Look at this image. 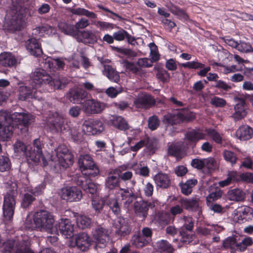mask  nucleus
Segmentation results:
<instances>
[{"label": "nucleus", "mask_w": 253, "mask_h": 253, "mask_svg": "<svg viewBox=\"0 0 253 253\" xmlns=\"http://www.w3.org/2000/svg\"><path fill=\"white\" fill-rule=\"evenodd\" d=\"M109 123L116 128L126 130L129 128V126L126 120L121 116H113L109 120Z\"/></svg>", "instance_id": "32"}, {"label": "nucleus", "mask_w": 253, "mask_h": 253, "mask_svg": "<svg viewBox=\"0 0 253 253\" xmlns=\"http://www.w3.org/2000/svg\"><path fill=\"white\" fill-rule=\"evenodd\" d=\"M156 201L153 200L152 202H147L144 200L136 201L134 204V209L135 213L139 216L145 218L148 214V211L149 208H153L155 207V203Z\"/></svg>", "instance_id": "19"}, {"label": "nucleus", "mask_w": 253, "mask_h": 253, "mask_svg": "<svg viewBox=\"0 0 253 253\" xmlns=\"http://www.w3.org/2000/svg\"><path fill=\"white\" fill-rule=\"evenodd\" d=\"M155 103L154 99L150 95H144L139 96L133 102V105L137 108H147Z\"/></svg>", "instance_id": "28"}, {"label": "nucleus", "mask_w": 253, "mask_h": 253, "mask_svg": "<svg viewBox=\"0 0 253 253\" xmlns=\"http://www.w3.org/2000/svg\"><path fill=\"white\" fill-rule=\"evenodd\" d=\"M17 196V191L15 186H13L12 189H9L4 196L2 210L3 217L6 220L10 221L13 218Z\"/></svg>", "instance_id": "4"}, {"label": "nucleus", "mask_w": 253, "mask_h": 253, "mask_svg": "<svg viewBox=\"0 0 253 253\" xmlns=\"http://www.w3.org/2000/svg\"><path fill=\"white\" fill-rule=\"evenodd\" d=\"M65 116L57 112H50L47 117V125L53 133L63 132L66 130Z\"/></svg>", "instance_id": "8"}, {"label": "nucleus", "mask_w": 253, "mask_h": 253, "mask_svg": "<svg viewBox=\"0 0 253 253\" xmlns=\"http://www.w3.org/2000/svg\"><path fill=\"white\" fill-rule=\"evenodd\" d=\"M11 167L9 158L6 156H0V171L4 172L8 170Z\"/></svg>", "instance_id": "53"}, {"label": "nucleus", "mask_w": 253, "mask_h": 253, "mask_svg": "<svg viewBox=\"0 0 253 253\" xmlns=\"http://www.w3.org/2000/svg\"><path fill=\"white\" fill-rule=\"evenodd\" d=\"M87 92L82 88L71 89L67 94L68 99L75 104H80L87 97Z\"/></svg>", "instance_id": "24"}, {"label": "nucleus", "mask_w": 253, "mask_h": 253, "mask_svg": "<svg viewBox=\"0 0 253 253\" xmlns=\"http://www.w3.org/2000/svg\"><path fill=\"white\" fill-rule=\"evenodd\" d=\"M222 191L219 188H216L215 190L211 192L206 198L207 203L211 204L212 202L215 201L220 198L222 195Z\"/></svg>", "instance_id": "57"}, {"label": "nucleus", "mask_w": 253, "mask_h": 253, "mask_svg": "<svg viewBox=\"0 0 253 253\" xmlns=\"http://www.w3.org/2000/svg\"><path fill=\"white\" fill-rule=\"evenodd\" d=\"M73 13L74 14L78 15L85 16L89 18L96 19L97 18V15L93 12L90 11L86 9L83 8H77L73 10Z\"/></svg>", "instance_id": "51"}, {"label": "nucleus", "mask_w": 253, "mask_h": 253, "mask_svg": "<svg viewBox=\"0 0 253 253\" xmlns=\"http://www.w3.org/2000/svg\"><path fill=\"white\" fill-rule=\"evenodd\" d=\"M130 183L131 187L120 188L117 195V196H119V200L121 198V200L124 201L125 204L129 205L136 198V196L134 193L133 187L136 184V181L133 179L131 180Z\"/></svg>", "instance_id": "15"}, {"label": "nucleus", "mask_w": 253, "mask_h": 253, "mask_svg": "<svg viewBox=\"0 0 253 253\" xmlns=\"http://www.w3.org/2000/svg\"><path fill=\"white\" fill-rule=\"evenodd\" d=\"M166 6L172 14L177 15L180 19H186L188 18L187 14L183 10L171 2L167 3Z\"/></svg>", "instance_id": "43"}, {"label": "nucleus", "mask_w": 253, "mask_h": 253, "mask_svg": "<svg viewBox=\"0 0 253 253\" xmlns=\"http://www.w3.org/2000/svg\"><path fill=\"white\" fill-rule=\"evenodd\" d=\"M115 232L121 236H125L129 234L130 229L127 220L121 216L118 217L114 223Z\"/></svg>", "instance_id": "20"}, {"label": "nucleus", "mask_w": 253, "mask_h": 253, "mask_svg": "<svg viewBox=\"0 0 253 253\" xmlns=\"http://www.w3.org/2000/svg\"><path fill=\"white\" fill-rule=\"evenodd\" d=\"M3 253H34L30 247V243L26 241L8 240L1 247Z\"/></svg>", "instance_id": "5"}, {"label": "nucleus", "mask_w": 253, "mask_h": 253, "mask_svg": "<svg viewBox=\"0 0 253 253\" xmlns=\"http://www.w3.org/2000/svg\"><path fill=\"white\" fill-rule=\"evenodd\" d=\"M108 230L101 226L97 227L95 230L93 237L96 244L100 248L105 247L109 240Z\"/></svg>", "instance_id": "16"}, {"label": "nucleus", "mask_w": 253, "mask_h": 253, "mask_svg": "<svg viewBox=\"0 0 253 253\" xmlns=\"http://www.w3.org/2000/svg\"><path fill=\"white\" fill-rule=\"evenodd\" d=\"M25 46L31 54L35 56H39L42 53L41 45L35 38L28 40L25 42Z\"/></svg>", "instance_id": "27"}, {"label": "nucleus", "mask_w": 253, "mask_h": 253, "mask_svg": "<svg viewBox=\"0 0 253 253\" xmlns=\"http://www.w3.org/2000/svg\"><path fill=\"white\" fill-rule=\"evenodd\" d=\"M70 135L74 141L79 142L82 141L83 139V128L81 129L79 125L77 124H72L69 127Z\"/></svg>", "instance_id": "34"}, {"label": "nucleus", "mask_w": 253, "mask_h": 253, "mask_svg": "<svg viewBox=\"0 0 253 253\" xmlns=\"http://www.w3.org/2000/svg\"><path fill=\"white\" fill-rule=\"evenodd\" d=\"M58 27L62 32L65 34L77 37L79 33V30L75 29V26L68 24L65 22H60L58 24Z\"/></svg>", "instance_id": "40"}, {"label": "nucleus", "mask_w": 253, "mask_h": 253, "mask_svg": "<svg viewBox=\"0 0 253 253\" xmlns=\"http://www.w3.org/2000/svg\"><path fill=\"white\" fill-rule=\"evenodd\" d=\"M87 177H89L88 176L84 174V171H82L81 173L76 174L74 176V181L76 184L81 187L83 189L84 188L85 185H86L88 181L90 180Z\"/></svg>", "instance_id": "48"}, {"label": "nucleus", "mask_w": 253, "mask_h": 253, "mask_svg": "<svg viewBox=\"0 0 253 253\" xmlns=\"http://www.w3.org/2000/svg\"><path fill=\"white\" fill-rule=\"evenodd\" d=\"M74 225L68 218H61L59 223V229L60 233L66 238H70L74 235Z\"/></svg>", "instance_id": "23"}, {"label": "nucleus", "mask_w": 253, "mask_h": 253, "mask_svg": "<svg viewBox=\"0 0 253 253\" xmlns=\"http://www.w3.org/2000/svg\"><path fill=\"white\" fill-rule=\"evenodd\" d=\"M238 51L241 52H250L253 51V48L249 43H247L240 41L238 43V45L236 48Z\"/></svg>", "instance_id": "63"}, {"label": "nucleus", "mask_w": 253, "mask_h": 253, "mask_svg": "<svg viewBox=\"0 0 253 253\" xmlns=\"http://www.w3.org/2000/svg\"><path fill=\"white\" fill-rule=\"evenodd\" d=\"M34 220L37 229L41 231L52 233L54 219L49 212L44 210L37 211L34 215Z\"/></svg>", "instance_id": "3"}, {"label": "nucleus", "mask_w": 253, "mask_h": 253, "mask_svg": "<svg viewBox=\"0 0 253 253\" xmlns=\"http://www.w3.org/2000/svg\"><path fill=\"white\" fill-rule=\"evenodd\" d=\"M7 26L10 31H20L23 27V23L21 19L12 18L7 23Z\"/></svg>", "instance_id": "49"}, {"label": "nucleus", "mask_w": 253, "mask_h": 253, "mask_svg": "<svg viewBox=\"0 0 253 253\" xmlns=\"http://www.w3.org/2000/svg\"><path fill=\"white\" fill-rule=\"evenodd\" d=\"M76 39L79 42L88 43H94L97 41L95 34L90 31H80L79 30Z\"/></svg>", "instance_id": "29"}, {"label": "nucleus", "mask_w": 253, "mask_h": 253, "mask_svg": "<svg viewBox=\"0 0 253 253\" xmlns=\"http://www.w3.org/2000/svg\"><path fill=\"white\" fill-rule=\"evenodd\" d=\"M104 129L103 123L98 119L85 120L83 125V130L88 135L101 133Z\"/></svg>", "instance_id": "9"}, {"label": "nucleus", "mask_w": 253, "mask_h": 253, "mask_svg": "<svg viewBox=\"0 0 253 253\" xmlns=\"http://www.w3.org/2000/svg\"><path fill=\"white\" fill-rule=\"evenodd\" d=\"M158 249L164 253H172L174 249L172 246L167 240H162L157 243Z\"/></svg>", "instance_id": "47"}, {"label": "nucleus", "mask_w": 253, "mask_h": 253, "mask_svg": "<svg viewBox=\"0 0 253 253\" xmlns=\"http://www.w3.org/2000/svg\"><path fill=\"white\" fill-rule=\"evenodd\" d=\"M92 207L96 212L100 213L102 211L104 205V201L101 199H93L92 200Z\"/></svg>", "instance_id": "61"}, {"label": "nucleus", "mask_w": 253, "mask_h": 253, "mask_svg": "<svg viewBox=\"0 0 253 253\" xmlns=\"http://www.w3.org/2000/svg\"><path fill=\"white\" fill-rule=\"evenodd\" d=\"M60 148H58L56 155H52L51 165L54 166L57 171H62L71 166L73 163V156L68 153L67 150L61 152Z\"/></svg>", "instance_id": "6"}, {"label": "nucleus", "mask_w": 253, "mask_h": 253, "mask_svg": "<svg viewBox=\"0 0 253 253\" xmlns=\"http://www.w3.org/2000/svg\"><path fill=\"white\" fill-rule=\"evenodd\" d=\"M105 104L95 99L86 100L83 106V111L87 114L100 113L105 108Z\"/></svg>", "instance_id": "13"}, {"label": "nucleus", "mask_w": 253, "mask_h": 253, "mask_svg": "<svg viewBox=\"0 0 253 253\" xmlns=\"http://www.w3.org/2000/svg\"><path fill=\"white\" fill-rule=\"evenodd\" d=\"M78 165L82 171L89 177H95L99 173L98 167L92 158L88 154L81 155L78 159Z\"/></svg>", "instance_id": "7"}, {"label": "nucleus", "mask_w": 253, "mask_h": 253, "mask_svg": "<svg viewBox=\"0 0 253 253\" xmlns=\"http://www.w3.org/2000/svg\"><path fill=\"white\" fill-rule=\"evenodd\" d=\"M131 244L137 248H142L148 245L149 243L142 236L140 232L134 235L131 240Z\"/></svg>", "instance_id": "41"}, {"label": "nucleus", "mask_w": 253, "mask_h": 253, "mask_svg": "<svg viewBox=\"0 0 253 253\" xmlns=\"http://www.w3.org/2000/svg\"><path fill=\"white\" fill-rule=\"evenodd\" d=\"M104 74L111 81L118 83L120 80V75L118 72L110 65H105Z\"/></svg>", "instance_id": "39"}, {"label": "nucleus", "mask_w": 253, "mask_h": 253, "mask_svg": "<svg viewBox=\"0 0 253 253\" xmlns=\"http://www.w3.org/2000/svg\"><path fill=\"white\" fill-rule=\"evenodd\" d=\"M186 137L190 142L196 143L200 140L205 139L206 133L200 129H193L187 132Z\"/></svg>", "instance_id": "35"}, {"label": "nucleus", "mask_w": 253, "mask_h": 253, "mask_svg": "<svg viewBox=\"0 0 253 253\" xmlns=\"http://www.w3.org/2000/svg\"><path fill=\"white\" fill-rule=\"evenodd\" d=\"M43 146V144L41 143L39 139L34 140L33 148H31V150L29 151V155L27 154L28 161H31L35 165L38 164L42 156Z\"/></svg>", "instance_id": "14"}, {"label": "nucleus", "mask_w": 253, "mask_h": 253, "mask_svg": "<svg viewBox=\"0 0 253 253\" xmlns=\"http://www.w3.org/2000/svg\"><path fill=\"white\" fill-rule=\"evenodd\" d=\"M124 67L126 69V71H130L134 74H139L141 69L136 66L133 62H129L127 60H124L123 62Z\"/></svg>", "instance_id": "55"}, {"label": "nucleus", "mask_w": 253, "mask_h": 253, "mask_svg": "<svg viewBox=\"0 0 253 253\" xmlns=\"http://www.w3.org/2000/svg\"><path fill=\"white\" fill-rule=\"evenodd\" d=\"M181 151V144L180 142L172 143L169 148V154L176 158L180 156Z\"/></svg>", "instance_id": "52"}, {"label": "nucleus", "mask_w": 253, "mask_h": 253, "mask_svg": "<svg viewBox=\"0 0 253 253\" xmlns=\"http://www.w3.org/2000/svg\"><path fill=\"white\" fill-rule=\"evenodd\" d=\"M223 247L226 249H230L231 252H239V244L235 237H229L222 243Z\"/></svg>", "instance_id": "38"}, {"label": "nucleus", "mask_w": 253, "mask_h": 253, "mask_svg": "<svg viewBox=\"0 0 253 253\" xmlns=\"http://www.w3.org/2000/svg\"><path fill=\"white\" fill-rule=\"evenodd\" d=\"M68 83L65 77L58 76L52 78L45 70L41 68L36 69L31 76V85L37 89L44 84H47L55 89H60L65 87Z\"/></svg>", "instance_id": "1"}, {"label": "nucleus", "mask_w": 253, "mask_h": 253, "mask_svg": "<svg viewBox=\"0 0 253 253\" xmlns=\"http://www.w3.org/2000/svg\"><path fill=\"white\" fill-rule=\"evenodd\" d=\"M92 24L100 28L101 30H106L107 29H112L114 28V25L113 24L104 21H92Z\"/></svg>", "instance_id": "62"}, {"label": "nucleus", "mask_w": 253, "mask_h": 253, "mask_svg": "<svg viewBox=\"0 0 253 253\" xmlns=\"http://www.w3.org/2000/svg\"><path fill=\"white\" fill-rule=\"evenodd\" d=\"M179 203L186 210L195 211L199 209L200 198L197 196L191 198H181Z\"/></svg>", "instance_id": "26"}, {"label": "nucleus", "mask_w": 253, "mask_h": 253, "mask_svg": "<svg viewBox=\"0 0 253 253\" xmlns=\"http://www.w3.org/2000/svg\"><path fill=\"white\" fill-rule=\"evenodd\" d=\"M34 116L29 113L25 112H14L10 114L7 111H0V128L4 123L14 122L27 126L34 121Z\"/></svg>", "instance_id": "2"}, {"label": "nucleus", "mask_w": 253, "mask_h": 253, "mask_svg": "<svg viewBox=\"0 0 253 253\" xmlns=\"http://www.w3.org/2000/svg\"><path fill=\"white\" fill-rule=\"evenodd\" d=\"M19 100L24 101L30 98L40 100L42 98V93L38 91L36 87L32 86L30 84L29 86H20L18 90Z\"/></svg>", "instance_id": "11"}, {"label": "nucleus", "mask_w": 253, "mask_h": 253, "mask_svg": "<svg viewBox=\"0 0 253 253\" xmlns=\"http://www.w3.org/2000/svg\"><path fill=\"white\" fill-rule=\"evenodd\" d=\"M180 122H188L195 118V115L188 110L183 109L179 112Z\"/></svg>", "instance_id": "58"}, {"label": "nucleus", "mask_w": 253, "mask_h": 253, "mask_svg": "<svg viewBox=\"0 0 253 253\" xmlns=\"http://www.w3.org/2000/svg\"><path fill=\"white\" fill-rule=\"evenodd\" d=\"M183 222L182 226L180 229H183L184 230L192 231L194 227V220L190 216H184L181 219Z\"/></svg>", "instance_id": "54"}, {"label": "nucleus", "mask_w": 253, "mask_h": 253, "mask_svg": "<svg viewBox=\"0 0 253 253\" xmlns=\"http://www.w3.org/2000/svg\"><path fill=\"white\" fill-rule=\"evenodd\" d=\"M14 153L17 156L26 155L27 157V154L29 155V152H26L27 149L26 145L20 140H17L13 145Z\"/></svg>", "instance_id": "45"}, {"label": "nucleus", "mask_w": 253, "mask_h": 253, "mask_svg": "<svg viewBox=\"0 0 253 253\" xmlns=\"http://www.w3.org/2000/svg\"><path fill=\"white\" fill-rule=\"evenodd\" d=\"M153 180L157 188L167 189L171 183L169 176L166 173L160 172L156 174L153 177Z\"/></svg>", "instance_id": "25"}, {"label": "nucleus", "mask_w": 253, "mask_h": 253, "mask_svg": "<svg viewBox=\"0 0 253 253\" xmlns=\"http://www.w3.org/2000/svg\"><path fill=\"white\" fill-rule=\"evenodd\" d=\"M197 180L196 179H191L187 180L185 182L179 183L181 193L185 195H190L193 188L197 184Z\"/></svg>", "instance_id": "37"}, {"label": "nucleus", "mask_w": 253, "mask_h": 253, "mask_svg": "<svg viewBox=\"0 0 253 253\" xmlns=\"http://www.w3.org/2000/svg\"><path fill=\"white\" fill-rule=\"evenodd\" d=\"M163 122L168 126H172L180 123L179 112L176 114L169 113L165 115Z\"/></svg>", "instance_id": "44"}, {"label": "nucleus", "mask_w": 253, "mask_h": 253, "mask_svg": "<svg viewBox=\"0 0 253 253\" xmlns=\"http://www.w3.org/2000/svg\"><path fill=\"white\" fill-rule=\"evenodd\" d=\"M119 201V196H117L115 198L109 199L107 202V205L110 209L116 215L120 214L121 211Z\"/></svg>", "instance_id": "42"}, {"label": "nucleus", "mask_w": 253, "mask_h": 253, "mask_svg": "<svg viewBox=\"0 0 253 253\" xmlns=\"http://www.w3.org/2000/svg\"><path fill=\"white\" fill-rule=\"evenodd\" d=\"M120 174V169H119L111 170L105 179V187L110 190H113L119 187L120 180L119 177L117 175Z\"/></svg>", "instance_id": "21"}, {"label": "nucleus", "mask_w": 253, "mask_h": 253, "mask_svg": "<svg viewBox=\"0 0 253 253\" xmlns=\"http://www.w3.org/2000/svg\"><path fill=\"white\" fill-rule=\"evenodd\" d=\"M34 30L36 33L38 32L42 36L44 34L51 35L53 33L54 29L52 27L47 24H44L36 28Z\"/></svg>", "instance_id": "56"}, {"label": "nucleus", "mask_w": 253, "mask_h": 253, "mask_svg": "<svg viewBox=\"0 0 253 253\" xmlns=\"http://www.w3.org/2000/svg\"><path fill=\"white\" fill-rule=\"evenodd\" d=\"M75 245L82 251L88 250L92 244V241L87 233L81 232L74 237Z\"/></svg>", "instance_id": "18"}, {"label": "nucleus", "mask_w": 253, "mask_h": 253, "mask_svg": "<svg viewBox=\"0 0 253 253\" xmlns=\"http://www.w3.org/2000/svg\"><path fill=\"white\" fill-rule=\"evenodd\" d=\"M29 124L27 126H24L22 124L16 123L14 122H10L9 123H4L3 124V127L0 130V139L3 141H8L9 140L13 135V133L14 129L17 126L19 128V126H24V131H27L28 130V126ZM22 130L23 128H20Z\"/></svg>", "instance_id": "12"}, {"label": "nucleus", "mask_w": 253, "mask_h": 253, "mask_svg": "<svg viewBox=\"0 0 253 253\" xmlns=\"http://www.w3.org/2000/svg\"><path fill=\"white\" fill-rule=\"evenodd\" d=\"M251 213L252 209L249 207L243 206L234 211V218L237 220V221L243 220Z\"/></svg>", "instance_id": "36"}, {"label": "nucleus", "mask_w": 253, "mask_h": 253, "mask_svg": "<svg viewBox=\"0 0 253 253\" xmlns=\"http://www.w3.org/2000/svg\"><path fill=\"white\" fill-rule=\"evenodd\" d=\"M45 183H42L39 185L38 190L36 191L32 190L31 193H26L24 194L22 198V207L24 208L28 207L35 200V197L40 194L45 188Z\"/></svg>", "instance_id": "22"}, {"label": "nucleus", "mask_w": 253, "mask_h": 253, "mask_svg": "<svg viewBox=\"0 0 253 253\" xmlns=\"http://www.w3.org/2000/svg\"><path fill=\"white\" fill-rule=\"evenodd\" d=\"M236 136L241 140H247L253 136V129L248 126H242L236 132Z\"/></svg>", "instance_id": "31"}, {"label": "nucleus", "mask_w": 253, "mask_h": 253, "mask_svg": "<svg viewBox=\"0 0 253 253\" xmlns=\"http://www.w3.org/2000/svg\"><path fill=\"white\" fill-rule=\"evenodd\" d=\"M235 100L237 102L234 107L235 112L232 117L235 121H239L244 118L247 114V110L245 107V100L244 99L236 97Z\"/></svg>", "instance_id": "17"}, {"label": "nucleus", "mask_w": 253, "mask_h": 253, "mask_svg": "<svg viewBox=\"0 0 253 253\" xmlns=\"http://www.w3.org/2000/svg\"><path fill=\"white\" fill-rule=\"evenodd\" d=\"M188 231L183 229H180L179 234L181 236V242L185 244H189L193 241L194 235L192 233H188Z\"/></svg>", "instance_id": "60"}, {"label": "nucleus", "mask_w": 253, "mask_h": 253, "mask_svg": "<svg viewBox=\"0 0 253 253\" xmlns=\"http://www.w3.org/2000/svg\"><path fill=\"white\" fill-rule=\"evenodd\" d=\"M76 222L79 228L84 229L90 226L91 219L86 216L80 215L77 216Z\"/></svg>", "instance_id": "46"}, {"label": "nucleus", "mask_w": 253, "mask_h": 253, "mask_svg": "<svg viewBox=\"0 0 253 253\" xmlns=\"http://www.w3.org/2000/svg\"><path fill=\"white\" fill-rule=\"evenodd\" d=\"M206 133L210 136L216 143L221 144L222 143V134L213 128L206 129Z\"/></svg>", "instance_id": "50"}, {"label": "nucleus", "mask_w": 253, "mask_h": 253, "mask_svg": "<svg viewBox=\"0 0 253 253\" xmlns=\"http://www.w3.org/2000/svg\"><path fill=\"white\" fill-rule=\"evenodd\" d=\"M226 196L229 200L234 202L243 201L245 198V192L239 188L229 190L227 192Z\"/></svg>", "instance_id": "33"}, {"label": "nucleus", "mask_w": 253, "mask_h": 253, "mask_svg": "<svg viewBox=\"0 0 253 253\" xmlns=\"http://www.w3.org/2000/svg\"><path fill=\"white\" fill-rule=\"evenodd\" d=\"M61 198L69 202H78L82 198V192L76 186H67L59 192Z\"/></svg>", "instance_id": "10"}, {"label": "nucleus", "mask_w": 253, "mask_h": 253, "mask_svg": "<svg viewBox=\"0 0 253 253\" xmlns=\"http://www.w3.org/2000/svg\"><path fill=\"white\" fill-rule=\"evenodd\" d=\"M223 156L225 160L231 164L233 165L236 163L237 158L234 153L229 150H225L223 151Z\"/></svg>", "instance_id": "64"}, {"label": "nucleus", "mask_w": 253, "mask_h": 253, "mask_svg": "<svg viewBox=\"0 0 253 253\" xmlns=\"http://www.w3.org/2000/svg\"><path fill=\"white\" fill-rule=\"evenodd\" d=\"M17 60L10 52H3L0 54V65L5 67H11L16 65Z\"/></svg>", "instance_id": "30"}, {"label": "nucleus", "mask_w": 253, "mask_h": 253, "mask_svg": "<svg viewBox=\"0 0 253 253\" xmlns=\"http://www.w3.org/2000/svg\"><path fill=\"white\" fill-rule=\"evenodd\" d=\"M157 78L163 83H167L169 81V73L165 69H158L156 74Z\"/></svg>", "instance_id": "59"}]
</instances>
